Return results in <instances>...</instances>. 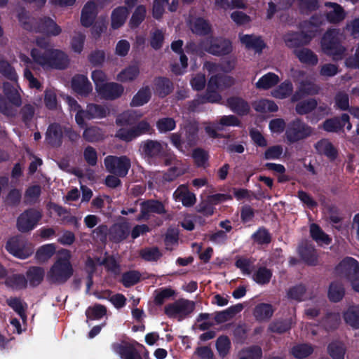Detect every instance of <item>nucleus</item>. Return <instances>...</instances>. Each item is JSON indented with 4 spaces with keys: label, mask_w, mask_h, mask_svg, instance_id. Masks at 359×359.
I'll use <instances>...</instances> for the list:
<instances>
[{
    "label": "nucleus",
    "mask_w": 359,
    "mask_h": 359,
    "mask_svg": "<svg viewBox=\"0 0 359 359\" xmlns=\"http://www.w3.org/2000/svg\"><path fill=\"white\" fill-rule=\"evenodd\" d=\"M36 46L40 48H34L31 50L30 59L25 54L20 53L19 55L21 65L25 66L24 77L29 82L31 88H39L40 82L34 76L30 69H35L36 66H40L43 69H65L69 63V60L67 55L59 49H46L49 46V41L46 39H37Z\"/></svg>",
    "instance_id": "1"
},
{
    "label": "nucleus",
    "mask_w": 359,
    "mask_h": 359,
    "mask_svg": "<svg viewBox=\"0 0 359 359\" xmlns=\"http://www.w3.org/2000/svg\"><path fill=\"white\" fill-rule=\"evenodd\" d=\"M234 65V60L229 62L227 65H219L212 62H206L204 65V68L210 74L204 97L206 102H219L222 97L217 90L226 89L234 84L235 80L233 77L222 74L232 70Z\"/></svg>",
    "instance_id": "2"
},
{
    "label": "nucleus",
    "mask_w": 359,
    "mask_h": 359,
    "mask_svg": "<svg viewBox=\"0 0 359 359\" xmlns=\"http://www.w3.org/2000/svg\"><path fill=\"white\" fill-rule=\"evenodd\" d=\"M71 257L70 251L67 250L59 251L56 260L47 273L48 279L54 283H63L70 278L73 274Z\"/></svg>",
    "instance_id": "3"
},
{
    "label": "nucleus",
    "mask_w": 359,
    "mask_h": 359,
    "mask_svg": "<svg viewBox=\"0 0 359 359\" xmlns=\"http://www.w3.org/2000/svg\"><path fill=\"white\" fill-rule=\"evenodd\" d=\"M343 35L338 30H330L322 39L321 47L323 51L332 57L333 60L342 59L345 49L341 46L340 41Z\"/></svg>",
    "instance_id": "4"
},
{
    "label": "nucleus",
    "mask_w": 359,
    "mask_h": 359,
    "mask_svg": "<svg viewBox=\"0 0 359 359\" xmlns=\"http://www.w3.org/2000/svg\"><path fill=\"white\" fill-rule=\"evenodd\" d=\"M312 133L313 130L309 125L297 118L287 125L285 130V138L289 143H295L306 139Z\"/></svg>",
    "instance_id": "5"
},
{
    "label": "nucleus",
    "mask_w": 359,
    "mask_h": 359,
    "mask_svg": "<svg viewBox=\"0 0 359 359\" xmlns=\"http://www.w3.org/2000/svg\"><path fill=\"white\" fill-rule=\"evenodd\" d=\"M195 303L188 299H180L165 307V313L170 318L181 320L193 312Z\"/></svg>",
    "instance_id": "6"
},
{
    "label": "nucleus",
    "mask_w": 359,
    "mask_h": 359,
    "mask_svg": "<svg viewBox=\"0 0 359 359\" xmlns=\"http://www.w3.org/2000/svg\"><path fill=\"white\" fill-rule=\"evenodd\" d=\"M109 114V109L107 107L95 104H89L86 110H79L75 116L76 123L83 127L86 120L93 118H102Z\"/></svg>",
    "instance_id": "7"
},
{
    "label": "nucleus",
    "mask_w": 359,
    "mask_h": 359,
    "mask_svg": "<svg viewBox=\"0 0 359 359\" xmlns=\"http://www.w3.org/2000/svg\"><path fill=\"white\" fill-rule=\"evenodd\" d=\"M104 165L109 172L123 177L128 174L130 168V161L125 156H108L104 158Z\"/></svg>",
    "instance_id": "8"
},
{
    "label": "nucleus",
    "mask_w": 359,
    "mask_h": 359,
    "mask_svg": "<svg viewBox=\"0 0 359 359\" xmlns=\"http://www.w3.org/2000/svg\"><path fill=\"white\" fill-rule=\"evenodd\" d=\"M4 92L9 103L0 95V111L5 114H10L11 104L19 107L21 104V97L17 87L8 83H4Z\"/></svg>",
    "instance_id": "9"
},
{
    "label": "nucleus",
    "mask_w": 359,
    "mask_h": 359,
    "mask_svg": "<svg viewBox=\"0 0 359 359\" xmlns=\"http://www.w3.org/2000/svg\"><path fill=\"white\" fill-rule=\"evenodd\" d=\"M6 249L13 256L20 259H26L34 252V247L31 243L19 238H11L6 244Z\"/></svg>",
    "instance_id": "10"
},
{
    "label": "nucleus",
    "mask_w": 359,
    "mask_h": 359,
    "mask_svg": "<svg viewBox=\"0 0 359 359\" xmlns=\"http://www.w3.org/2000/svg\"><path fill=\"white\" fill-rule=\"evenodd\" d=\"M201 48L213 55H226L232 51L231 41L222 38L208 39L202 42Z\"/></svg>",
    "instance_id": "11"
},
{
    "label": "nucleus",
    "mask_w": 359,
    "mask_h": 359,
    "mask_svg": "<svg viewBox=\"0 0 359 359\" xmlns=\"http://www.w3.org/2000/svg\"><path fill=\"white\" fill-rule=\"evenodd\" d=\"M41 217V213L36 210H29L22 213L17 221V227L20 231L26 232L33 229Z\"/></svg>",
    "instance_id": "12"
},
{
    "label": "nucleus",
    "mask_w": 359,
    "mask_h": 359,
    "mask_svg": "<svg viewBox=\"0 0 359 359\" xmlns=\"http://www.w3.org/2000/svg\"><path fill=\"white\" fill-rule=\"evenodd\" d=\"M336 271L347 280L359 276V263L352 257H346L337 266Z\"/></svg>",
    "instance_id": "13"
},
{
    "label": "nucleus",
    "mask_w": 359,
    "mask_h": 359,
    "mask_svg": "<svg viewBox=\"0 0 359 359\" xmlns=\"http://www.w3.org/2000/svg\"><path fill=\"white\" fill-rule=\"evenodd\" d=\"M124 91V88L122 85L111 82L106 83L102 87H99L96 91L99 96L106 100H115L119 97Z\"/></svg>",
    "instance_id": "14"
},
{
    "label": "nucleus",
    "mask_w": 359,
    "mask_h": 359,
    "mask_svg": "<svg viewBox=\"0 0 359 359\" xmlns=\"http://www.w3.org/2000/svg\"><path fill=\"white\" fill-rule=\"evenodd\" d=\"M97 8L95 1H88L83 6L81 14V23L85 27H90L97 16Z\"/></svg>",
    "instance_id": "15"
},
{
    "label": "nucleus",
    "mask_w": 359,
    "mask_h": 359,
    "mask_svg": "<svg viewBox=\"0 0 359 359\" xmlns=\"http://www.w3.org/2000/svg\"><path fill=\"white\" fill-rule=\"evenodd\" d=\"M315 36V31H309V34L299 33H288L284 36L285 44L290 48H294L299 45L307 44Z\"/></svg>",
    "instance_id": "16"
},
{
    "label": "nucleus",
    "mask_w": 359,
    "mask_h": 359,
    "mask_svg": "<svg viewBox=\"0 0 359 359\" xmlns=\"http://www.w3.org/2000/svg\"><path fill=\"white\" fill-rule=\"evenodd\" d=\"M72 86L74 90L82 96H87L93 90L90 82L84 75L75 76L72 79Z\"/></svg>",
    "instance_id": "17"
},
{
    "label": "nucleus",
    "mask_w": 359,
    "mask_h": 359,
    "mask_svg": "<svg viewBox=\"0 0 359 359\" xmlns=\"http://www.w3.org/2000/svg\"><path fill=\"white\" fill-rule=\"evenodd\" d=\"M36 32H43L48 35L57 36L62 32V29L50 18L41 19L36 27Z\"/></svg>",
    "instance_id": "18"
},
{
    "label": "nucleus",
    "mask_w": 359,
    "mask_h": 359,
    "mask_svg": "<svg viewBox=\"0 0 359 359\" xmlns=\"http://www.w3.org/2000/svg\"><path fill=\"white\" fill-rule=\"evenodd\" d=\"M128 14V9L125 6H118L114 8L111 14V28L118 29L123 26Z\"/></svg>",
    "instance_id": "19"
},
{
    "label": "nucleus",
    "mask_w": 359,
    "mask_h": 359,
    "mask_svg": "<svg viewBox=\"0 0 359 359\" xmlns=\"http://www.w3.org/2000/svg\"><path fill=\"white\" fill-rule=\"evenodd\" d=\"M114 351L123 359H142L133 345L122 342L113 346Z\"/></svg>",
    "instance_id": "20"
},
{
    "label": "nucleus",
    "mask_w": 359,
    "mask_h": 359,
    "mask_svg": "<svg viewBox=\"0 0 359 359\" xmlns=\"http://www.w3.org/2000/svg\"><path fill=\"white\" fill-rule=\"evenodd\" d=\"M175 201L182 203L184 206L190 207L196 203V196L190 192L185 185L180 186L173 193Z\"/></svg>",
    "instance_id": "21"
},
{
    "label": "nucleus",
    "mask_w": 359,
    "mask_h": 359,
    "mask_svg": "<svg viewBox=\"0 0 359 359\" xmlns=\"http://www.w3.org/2000/svg\"><path fill=\"white\" fill-rule=\"evenodd\" d=\"M346 124V129L350 130L352 128L349 123V116L347 114H343L340 119L333 118L326 121L323 123V128L328 132H336L340 130Z\"/></svg>",
    "instance_id": "22"
},
{
    "label": "nucleus",
    "mask_w": 359,
    "mask_h": 359,
    "mask_svg": "<svg viewBox=\"0 0 359 359\" xmlns=\"http://www.w3.org/2000/svg\"><path fill=\"white\" fill-rule=\"evenodd\" d=\"M139 75V65L137 64H133L122 69L117 74L116 79L122 83H130L137 79Z\"/></svg>",
    "instance_id": "23"
},
{
    "label": "nucleus",
    "mask_w": 359,
    "mask_h": 359,
    "mask_svg": "<svg viewBox=\"0 0 359 359\" xmlns=\"http://www.w3.org/2000/svg\"><path fill=\"white\" fill-rule=\"evenodd\" d=\"M327 20L331 22H339L344 19L345 13L341 6L336 3L325 4Z\"/></svg>",
    "instance_id": "24"
},
{
    "label": "nucleus",
    "mask_w": 359,
    "mask_h": 359,
    "mask_svg": "<svg viewBox=\"0 0 359 359\" xmlns=\"http://www.w3.org/2000/svg\"><path fill=\"white\" fill-rule=\"evenodd\" d=\"M183 45L182 40L174 41L171 44V48L175 53L180 54V66L178 65H172V71L176 74H182L187 67V57L184 55L181 54V50Z\"/></svg>",
    "instance_id": "25"
},
{
    "label": "nucleus",
    "mask_w": 359,
    "mask_h": 359,
    "mask_svg": "<svg viewBox=\"0 0 359 359\" xmlns=\"http://www.w3.org/2000/svg\"><path fill=\"white\" fill-rule=\"evenodd\" d=\"M239 39L243 45L248 49H254L259 52L264 47V43L260 37L255 35L239 34Z\"/></svg>",
    "instance_id": "26"
},
{
    "label": "nucleus",
    "mask_w": 359,
    "mask_h": 359,
    "mask_svg": "<svg viewBox=\"0 0 359 359\" xmlns=\"http://www.w3.org/2000/svg\"><path fill=\"white\" fill-rule=\"evenodd\" d=\"M166 144H161L156 141H146L141 145V149L147 156H156L161 154L163 151L164 147H166Z\"/></svg>",
    "instance_id": "27"
},
{
    "label": "nucleus",
    "mask_w": 359,
    "mask_h": 359,
    "mask_svg": "<svg viewBox=\"0 0 359 359\" xmlns=\"http://www.w3.org/2000/svg\"><path fill=\"white\" fill-rule=\"evenodd\" d=\"M62 130L60 125H50L46 134V142L52 146H58L62 142Z\"/></svg>",
    "instance_id": "28"
},
{
    "label": "nucleus",
    "mask_w": 359,
    "mask_h": 359,
    "mask_svg": "<svg viewBox=\"0 0 359 359\" xmlns=\"http://www.w3.org/2000/svg\"><path fill=\"white\" fill-rule=\"evenodd\" d=\"M294 55L299 60L308 65H316L318 62V56L310 49L302 48L295 49Z\"/></svg>",
    "instance_id": "29"
},
{
    "label": "nucleus",
    "mask_w": 359,
    "mask_h": 359,
    "mask_svg": "<svg viewBox=\"0 0 359 359\" xmlns=\"http://www.w3.org/2000/svg\"><path fill=\"white\" fill-rule=\"evenodd\" d=\"M280 81V78L274 73H268L262 76L255 83L257 88L267 90L276 86Z\"/></svg>",
    "instance_id": "30"
},
{
    "label": "nucleus",
    "mask_w": 359,
    "mask_h": 359,
    "mask_svg": "<svg viewBox=\"0 0 359 359\" xmlns=\"http://www.w3.org/2000/svg\"><path fill=\"white\" fill-rule=\"evenodd\" d=\"M151 97V91L148 86L141 88L133 96L130 105L140 107L147 103Z\"/></svg>",
    "instance_id": "31"
},
{
    "label": "nucleus",
    "mask_w": 359,
    "mask_h": 359,
    "mask_svg": "<svg viewBox=\"0 0 359 359\" xmlns=\"http://www.w3.org/2000/svg\"><path fill=\"white\" fill-rule=\"evenodd\" d=\"M315 147L319 154H324L330 159H334L337 157V150L327 140H322L318 142Z\"/></svg>",
    "instance_id": "32"
},
{
    "label": "nucleus",
    "mask_w": 359,
    "mask_h": 359,
    "mask_svg": "<svg viewBox=\"0 0 359 359\" xmlns=\"http://www.w3.org/2000/svg\"><path fill=\"white\" fill-rule=\"evenodd\" d=\"M56 251L55 245L53 243L41 246L36 251L35 258L39 262L43 263L49 260Z\"/></svg>",
    "instance_id": "33"
},
{
    "label": "nucleus",
    "mask_w": 359,
    "mask_h": 359,
    "mask_svg": "<svg viewBox=\"0 0 359 359\" xmlns=\"http://www.w3.org/2000/svg\"><path fill=\"white\" fill-rule=\"evenodd\" d=\"M227 105L232 111L241 115L247 114L250 109L248 104L240 97H231L228 99Z\"/></svg>",
    "instance_id": "34"
},
{
    "label": "nucleus",
    "mask_w": 359,
    "mask_h": 359,
    "mask_svg": "<svg viewBox=\"0 0 359 359\" xmlns=\"http://www.w3.org/2000/svg\"><path fill=\"white\" fill-rule=\"evenodd\" d=\"M345 322L353 328H359V306H350L344 313Z\"/></svg>",
    "instance_id": "35"
},
{
    "label": "nucleus",
    "mask_w": 359,
    "mask_h": 359,
    "mask_svg": "<svg viewBox=\"0 0 359 359\" xmlns=\"http://www.w3.org/2000/svg\"><path fill=\"white\" fill-rule=\"evenodd\" d=\"M345 290L340 282H332L328 290V297L330 301L334 302H339L344 296Z\"/></svg>",
    "instance_id": "36"
},
{
    "label": "nucleus",
    "mask_w": 359,
    "mask_h": 359,
    "mask_svg": "<svg viewBox=\"0 0 359 359\" xmlns=\"http://www.w3.org/2000/svg\"><path fill=\"white\" fill-rule=\"evenodd\" d=\"M141 211L143 217H144L150 212H155L158 214L163 213L165 210L163 205L160 202L150 201L142 203Z\"/></svg>",
    "instance_id": "37"
},
{
    "label": "nucleus",
    "mask_w": 359,
    "mask_h": 359,
    "mask_svg": "<svg viewBox=\"0 0 359 359\" xmlns=\"http://www.w3.org/2000/svg\"><path fill=\"white\" fill-rule=\"evenodd\" d=\"M273 309L270 304H260L254 310V316L259 320H267L271 317Z\"/></svg>",
    "instance_id": "38"
},
{
    "label": "nucleus",
    "mask_w": 359,
    "mask_h": 359,
    "mask_svg": "<svg viewBox=\"0 0 359 359\" xmlns=\"http://www.w3.org/2000/svg\"><path fill=\"white\" fill-rule=\"evenodd\" d=\"M293 90L292 84L290 81H285L278 88L271 91V95L276 98L284 99L290 95Z\"/></svg>",
    "instance_id": "39"
},
{
    "label": "nucleus",
    "mask_w": 359,
    "mask_h": 359,
    "mask_svg": "<svg viewBox=\"0 0 359 359\" xmlns=\"http://www.w3.org/2000/svg\"><path fill=\"white\" fill-rule=\"evenodd\" d=\"M190 28L194 33L199 35L207 34L210 31V25L202 18H197L191 22Z\"/></svg>",
    "instance_id": "40"
},
{
    "label": "nucleus",
    "mask_w": 359,
    "mask_h": 359,
    "mask_svg": "<svg viewBox=\"0 0 359 359\" xmlns=\"http://www.w3.org/2000/svg\"><path fill=\"white\" fill-rule=\"evenodd\" d=\"M140 255L145 261L155 262L161 257L162 253L158 248L149 247L141 250L140 252Z\"/></svg>",
    "instance_id": "41"
},
{
    "label": "nucleus",
    "mask_w": 359,
    "mask_h": 359,
    "mask_svg": "<svg viewBox=\"0 0 359 359\" xmlns=\"http://www.w3.org/2000/svg\"><path fill=\"white\" fill-rule=\"evenodd\" d=\"M310 233L313 240H315L317 243L323 245V244H329L330 242V239L328 236L326 235L320 227L315 224H312L310 226Z\"/></svg>",
    "instance_id": "42"
},
{
    "label": "nucleus",
    "mask_w": 359,
    "mask_h": 359,
    "mask_svg": "<svg viewBox=\"0 0 359 359\" xmlns=\"http://www.w3.org/2000/svg\"><path fill=\"white\" fill-rule=\"evenodd\" d=\"M319 87L312 83H303L299 90L293 95L292 100H297L302 95L318 93Z\"/></svg>",
    "instance_id": "43"
},
{
    "label": "nucleus",
    "mask_w": 359,
    "mask_h": 359,
    "mask_svg": "<svg viewBox=\"0 0 359 359\" xmlns=\"http://www.w3.org/2000/svg\"><path fill=\"white\" fill-rule=\"evenodd\" d=\"M146 8L142 5L137 6L130 20L129 25L132 28L138 27L144 20L146 15Z\"/></svg>",
    "instance_id": "44"
},
{
    "label": "nucleus",
    "mask_w": 359,
    "mask_h": 359,
    "mask_svg": "<svg viewBox=\"0 0 359 359\" xmlns=\"http://www.w3.org/2000/svg\"><path fill=\"white\" fill-rule=\"evenodd\" d=\"M299 252L302 259L309 264H316L318 256L313 248L311 246L300 247Z\"/></svg>",
    "instance_id": "45"
},
{
    "label": "nucleus",
    "mask_w": 359,
    "mask_h": 359,
    "mask_svg": "<svg viewBox=\"0 0 359 359\" xmlns=\"http://www.w3.org/2000/svg\"><path fill=\"white\" fill-rule=\"evenodd\" d=\"M30 285H39L43 278L44 270L41 267H32L27 273Z\"/></svg>",
    "instance_id": "46"
},
{
    "label": "nucleus",
    "mask_w": 359,
    "mask_h": 359,
    "mask_svg": "<svg viewBox=\"0 0 359 359\" xmlns=\"http://www.w3.org/2000/svg\"><path fill=\"white\" fill-rule=\"evenodd\" d=\"M27 283V281L25 276L20 274L12 275L6 281L8 286L16 290L25 288Z\"/></svg>",
    "instance_id": "47"
},
{
    "label": "nucleus",
    "mask_w": 359,
    "mask_h": 359,
    "mask_svg": "<svg viewBox=\"0 0 359 359\" xmlns=\"http://www.w3.org/2000/svg\"><path fill=\"white\" fill-rule=\"evenodd\" d=\"M255 109L260 112H274L278 107L272 100H261L255 104Z\"/></svg>",
    "instance_id": "48"
},
{
    "label": "nucleus",
    "mask_w": 359,
    "mask_h": 359,
    "mask_svg": "<svg viewBox=\"0 0 359 359\" xmlns=\"http://www.w3.org/2000/svg\"><path fill=\"white\" fill-rule=\"evenodd\" d=\"M86 35L81 32L75 33L71 40L70 46L72 50L76 53H81L84 47Z\"/></svg>",
    "instance_id": "49"
},
{
    "label": "nucleus",
    "mask_w": 359,
    "mask_h": 359,
    "mask_svg": "<svg viewBox=\"0 0 359 359\" xmlns=\"http://www.w3.org/2000/svg\"><path fill=\"white\" fill-rule=\"evenodd\" d=\"M142 114L135 111H128L122 113L116 119L117 123L120 125H128L132 123L135 120L140 118Z\"/></svg>",
    "instance_id": "50"
},
{
    "label": "nucleus",
    "mask_w": 359,
    "mask_h": 359,
    "mask_svg": "<svg viewBox=\"0 0 359 359\" xmlns=\"http://www.w3.org/2000/svg\"><path fill=\"white\" fill-rule=\"evenodd\" d=\"M88 264H104L106 267L114 272H116L118 269V264L115 259L112 257H108L105 259H96L95 261L92 259H89L87 262Z\"/></svg>",
    "instance_id": "51"
},
{
    "label": "nucleus",
    "mask_w": 359,
    "mask_h": 359,
    "mask_svg": "<svg viewBox=\"0 0 359 359\" xmlns=\"http://www.w3.org/2000/svg\"><path fill=\"white\" fill-rule=\"evenodd\" d=\"M83 136L88 142H95L102 139L104 134L100 128L93 126L86 128Z\"/></svg>",
    "instance_id": "52"
},
{
    "label": "nucleus",
    "mask_w": 359,
    "mask_h": 359,
    "mask_svg": "<svg viewBox=\"0 0 359 359\" xmlns=\"http://www.w3.org/2000/svg\"><path fill=\"white\" fill-rule=\"evenodd\" d=\"M107 310L104 306L97 304L93 306L89 307L86 314L88 319L95 320L100 319L106 314Z\"/></svg>",
    "instance_id": "53"
},
{
    "label": "nucleus",
    "mask_w": 359,
    "mask_h": 359,
    "mask_svg": "<svg viewBox=\"0 0 359 359\" xmlns=\"http://www.w3.org/2000/svg\"><path fill=\"white\" fill-rule=\"evenodd\" d=\"M176 123L172 118H160L156 123V127L160 133H167L175 129Z\"/></svg>",
    "instance_id": "54"
},
{
    "label": "nucleus",
    "mask_w": 359,
    "mask_h": 359,
    "mask_svg": "<svg viewBox=\"0 0 359 359\" xmlns=\"http://www.w3.org/2000/svg\"><path fill=\"white\" fill-rule=\"evenodd\" d=\"M253 280L258 284H266L271 278V272L266 268H259L254 274Z\"/></svg>",
    "instance_id": "55"
},
{
    "label": "nucleus",
    "mask_w": 359,
    "mask_h": 359,
    "mask_svg": "<svg viewBox=\"0 0 359 359\" xmlns=\"http://www.w3.org/2000/svg\"><path fill=\"white\" fill-rule=\"evenodd\" d=\"M328 351L333 359H344L345 348L341 342H333L328 346Z\"/></svg>",
    "instance_id": "56"
},
{
    "label": "nucleus",
    "mask_w": 359,
    "mask_h": 359,
    "mask_svg": "<svg viewBox=\"0 0 359 359\" xmlns=\"http://www.w3.org/2000/svg\"><path fill=\"white\" fill-rule=\"evenodd\" d=\"M156 92L161 97H163L169 93L171 89L170 81L165 78H158L155 83Z\"/></svg>",
    "instance_id": "57"
},
{
    "label": "nucleus",
    "mask_w": 359,
    "mask_h": 359,
    "mask_svg": "<svg viewBox=\"0 0 359 359\" xmlns=\"http://www.w3.org/2000/svg\"><path fill=\"white\" fill-rule=\"evenodd\" d=\"M317 102L314 99H309L299 102L296 106V111L299 114H305L316 108Z\"/></svg>",
    "instance_id": "58"
},
{
    "label": "nucleus",
    "mask_w": 359,
    "mask_h": 359,
    "mask_svg": "<svg viewBox=\"0 0 359 359\" xmlns=\"http://www.w3.org/2000/svg\"><path fill=\"white\" fill-rule=\"evenodd\" d=\"M0 73L11 81H17L18 75L15 69L6 61H0Z\"/></svg>",
    "instance_id": "59"
},
{
    "label": "nucleus",
    "mask_w": 359,
    "mask_h": 359,
    "mask_svg": "<svg viewBox=\"0 0 359 359\" xmlns=\"http://www.w3.org/2000/svg\"><path fill=\"white\" fill-rule=\"evenodd\" d=\"M254 262L251 259L240 257L236 262V266L241 269L245 275H250L252 272Z\"/></svg>",
    "instance_id": "60"
},
{
    "label": "nucleus",
    "mask_w": 359,
    "mask_h": 359,
    "mask_svg": "<svg viewBox=\"0 0 359 359\" xmlns=\"http://www.w3.org/2000/svg\"><path fill=\"white\" fill-rule=\"evenodd\" d=\"M7 302L8 305L20 315L22 320H25L26 317L25 314L26 304L17 298L9 299L7 300Z\"/></svg>",
    "instance_id": "61"
},
{
    "label": "nucleus",
    "mask_w": 359,
    "mask_h": 359,
    "mask_svg": "<svg viewBox=\"0 0 359 359\" xmlns=\"http://www.w3.org/2000/svg\"><path fill=\"white\" fill-rule=\"evenodd\" d=\"M313 352V348L307 344H301L294 346L292 353L295 358H304L309 355Z\"/></svg>",
    "instance_id": "62"
},
{
    "label": "nucleus",
    "mask_w": 359,
    "mask_h": 359,
    "mask_svg": "<svg viewBox=\"0 0 359 359\" xmlns=\"http://www.w3.org/2000/svg\"><path fill=\"white\" fill-rule=\"evenodd\" d=\"M283 148L280 145H273L269 147L264 152V158L266 160L278 159L283 154Z\"/></svg>",
    "instance_id": "63"
},
{
    "label": "nucleus",
    "mask_w": 359,
    "mask_h": 359,
    "mask_svg": "<svg viewBox=\"0 0 359 359\" xmlns=\"http://www.w3.org/2000/svg\"><path fill=\"white\" fill-rule=\"evenodd\" d=\"M130 48V44L126 39L119 40L115 47L114 53L119 57H125L128 55Z\"/></svg>",
    "instance_id": "64"
}]
</instances>
